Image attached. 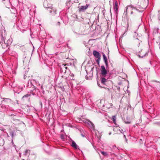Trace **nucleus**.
Instances as JSON below:
<instances>
[{
    "instance_id": "nucleus-1",
    "label": "nucleus",
    "mask_w": 160,
    "mask_h": 160,
    "mask_svg": "<svg viewBox=\"0 0 160 160\" xmlns=\"http://www.w3.org/2000/svg\"><path fill=\"white\" fill-rule=\"evenodd\" d=\"M132 10L137 11V9L133 7L132 5L128 6L126 7V13L129 12L131 11V13L132 14L133 12L132 11Z\"/></svg>"
},
{
    "instance_id": "nucleus-2",
    "label": "nucleus",
    "mask_w": 160,
    "mask_h": 160,
    "mask_svg": "<svg viewBox=\"0 0 160 160\" xmlns=\"http://www.w3.org/2000/svg\"><path fill=\"white\" fill-rule=\"evenodd\" d=\"M93 54L96 58H98L97 61H99L100 59L101 56L99 53L96 51H93Z\"/></svg>"
},
{
    "instance_id": "nucleus-3",
    "label": "nucleus",
    "mask_w": 160,
    "mask_h": 160,
    "mask_svg": "<svg viewBox=\"0 0 160 160\" xmlns=\"http://www.w3.org/2000/svg\"><path fill=\"white\" fill-rule=\"evenodd\" d=\"M101 68V74L103 76H105L107 73V72L104 66H102Z\"/></svg>"
},
{
    "instance_id": "nucleus-4",
    "label": "nucleus",
    "mask_w": 160,
    "mask_h": 160,
    "mask_svg": "<svg viewBox=\"0 0 160 160\" xmlns=\"http://www.w3.org/2000/svg\"><path fill=\"white\" fill-rule=\"evenodd\" d=\"M88 5L87 4L85 6H81L79 7V11L80 12L84 11L88 8Z\"/></svg>"
},
{
    "instance_id": "nucleus-5",
    "label": "nucleus",
    "mask_w": 160,
    "mask_h": 160,
    "mask_svg": "<svg viewBox=\"0 0 160 160\" xmlns=\"http://www.w3.org/2000/svg\"><path fill=\"white\" fill-rule=\"evenodd\" d=\"M46 8H47L48 10L50 13H52V15H54L56 13V11H55L52 8H50L49 7H46Z\"/></svg>"
},
{
    "instance_id": "nucleus-6",
    "label": "nucleus",
    "mask_w": 160,
    "mask_h": 160,
    "mask_svg": "<svg viewBox=\"0 0 160 160\" xmlns=\"http://www.w3.org/2000/svg\"><path fill=\"white\" fill-rule=\"evenodd\" d=\"M87 123L88 124L89 126L91 128L94 129L95 127L94 125L90 121H88Z\"/></svg>"
},
{
    "instance_id": "nucleus-7",
    "label": "nucleus",
    "mask_w": 160,
    "mask_h": 160,
    "mask_svg": "<svg viewBox=\"0 0 160 160\" xmlns=\"http://www.w3.org/2000/svg\"><path fill=\"white\" fill-rule=\"evenodd\" d=\"M72 146L75 149H77L78 148V147L77 144H76V143L74 141L72 142Z\"/></svg>"
},
{
    "instance_id": "nucleus-8",
    "label": "nucleus",
    "mask_w": 160,
    "mask_h": 160,
    "mask_svg": "<svg viewBox=\"0 0 160 160\" xmlns=\"http://www.w3.org/2000/svg\"><path fill=\"white\" fill-rule=\"evenodd\" d=\"M103 59L104 60L105 62V64H106V65L107 66L108 65V62L107 61V57H106L105 54H103Z\"/></svg>"
},
{
    "instance_id": "nucleus-9",
    "label": "nucleus",
    "mask_w": 160,
    "mask_h": 160,
    "mask_svg": "<svg viewBox=\"0 0 160 160\" xmlns=\"http://www.w3.org/2000/svg\"><path fill=\"white\" fill-rule=\"evenodd\" d=\"M143 52H142L140 53V54L138 55V56L139 57L143 58V57L145 56L146 55V54H147V53H146L145 54L143 55Z\"/></svg>"
},
{
    "instance_id": "nucleus-10",
    "label": "nucleus",
    "mask_w": 160,
    "mask_h": 160,
    "mask_svg": "<svg viewBox=\"0 0 160 160\" xmlns=\"http://www.w3.org/2000/svg\"><path fill=\"white\" fill-rule=\"evenodd\" d=\"M112 121H113L114 123L115 124H116V116H112Z\"/></svg>"
},
{
    "instance_id": "nucleus-11",
    "label": "nucleus",
    "mask_w": 160,
    "mask_h": 160,
    "mask_svg": "<svg viewBox=\"0 0 160 160\" xmlns=\"http://www.w3.org/2000/svg\"><path fill=\"white\" fill-rule=\"evenodd\" d=\"M114 9L116 12L118 10V3L117 2H116L115 3V7H114Z\"/></svg>"
},
{
    "instance_id": "nucleus-12",
    "label": "nucleus",
    "mask_w": 160,
    "mask_h": 160,
    "mask_svg": "<svg viewBox=\"0 0 160 160\" xmlns=\"http://www.w3.org/2000/svg\"><path fill=\"white\" fill-rule=\"evenodd\" d=\"M115 125H116L115 128H113V130L114 131L117 132L118 133L119 132H118V131H116V128H117L119 127V126H118V125H117L116 124H115Z\"/></svg>"
},
{
    "instance_id": "nucleus-13",
    "label": "nucleus",
    "mask_w": 160,
    "mask_h": 160,
    "mask_svg": "<svg viewBox=\"0 0 160 160\" xmlns=\"http://www.w3.org/2000/svg\"><path fill=\"white\" fill-rule=\"evenodd\" d=\"M106 80L105 78H102L101 79V82L102 83L104 84Z\"/></svg>"
},
{
    "instance_id": "nucleus-14",
    "label": "nucleus",
    "mask_w": 160,
    "mask_h": 160,
    "mask_svg": "<svg viewBox=\"0 0 160 160\" xmlns=\"http://www.w3.org/2000/svg\"><path fill=\"white\" fill-rule=\"evenodd\" d=\"M101 152L103 155L104 156H105L107 155V153L103 151H101Z\"/></svg>"
},
{
    "instance_id": "nucleus-15",
    "label": "nucleus",
    "mask_w": 160,
    "mask_h": 160,
    "mask_svg": "<svg viewBox=\"0 0 160 160\" xmlns=\"http://www.w3.org/2000/svg\"><path fill=\"white\" fill-rule=\"evenodd\" d=\"M112 149H115V150L118 149L117 147H116L115 146H112Z\"/></svg>"
},
{
    "instance_id": "nucleus-16",
    "label": "nucleus",
    "mask_w": 160,
    "mask_h": 160,
    "mask_svg": "<svg viewBox=\"0 0 160 160\" xmlns=\"http://www.w3.org/2000/svg\"><path fill=\"white\" fill-rule=\"evenodd\" d=\"M125 122V123H126L127 124H129L130 123V122Z\"/></svg>"
},
{
    "instance_id": "nucleus-17",
    "label": "nucleus",
    "mask_w": 160,
    "mask_h": 160,
    "mask_svg": "<svg viewBox=\"0 0 160 160\" xmlns=\"http://www.w3.org/2000/svg\"><path fill=\"white\" fill-rule=\"evenodd\" d=\"M111 132H109V135H111Z\"/></svg>"
},
{
    "instance_id": "nucleus-18",
    "label": "nucleus",
    "mask_w": 160,
    "mask_h": 160,
    "mask_svg": "<svg viewBox=\"0 0 160 160\" xmlns=\"http://www.w3.org/2000/svg\"><path fill=\"white\" fill-rule=\"evenodd\" d=\"M61 138L63 139V136H61Z\"/></svg>"
},
{
    "instance_id": "nucleus-19",
    "label": "nucleus",
    "mask_w": 160,
    "mask_h": 160,
    "mask_svg": "<svg viewBox=\"0 0 160 160\" xmlns=\"http://www.w3.org/2000/svg\"><path fill=\"white\" fill-rule=\"evenodd\" d=\"M119 131L120 132H121V133H122V131H121L120 130V129H119Z\"/></svg>"
},
{
    "instance_id": "nucleus-20",
    "label": "nucleus",
    "mask_w": 160,
    "mask_h": 160,
    "mask_svg": "<svg viewBox=\"0 0 160 160\" xmlns=\"http://www.w3.org/2000/svg\"><path fill=\"white\" fill-rule=\"evenodd\" d=\"M26 96H24L23 97V98L24 97H26Z\"/></svg>"
},
{
    "instance_id": "nucleus-21",
    "label": "nucleus",
    "mask_w": 160,
    "mask_h": 160,
    "mask_svg": "<svg viewBox=\"0 0 160 160\" xmlns=\"http://www.w3.org/2000/svg\"><path fill=\"white\" fill-rule=\"evenodd\" d=\"M124 137L125 138V137H126L125 136V135H124Z\"/></svg>"
}]
</instances>
